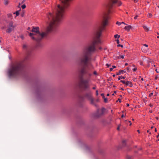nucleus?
<instances>
[{"label":"nucleus","instance_id":"obj_44","mask_svg":"<svg viewBox=\"0 0 159 159\" xmlns=\"http://www.w3.org/2000/svg\"><path fill=\"white\" fill-rule=\"evenodd\" d=\"M121 24H122H122H125V25H126V24L124 22H121Z\"/></svg>","mask_w":159,"mask_h":159},{"label":"nucleus","instance_id":"obj_3","mask_svg":"<svg viewBox=\"0 0 159 159\" xmlns=\"http://www.w3.org/2000/svg\"><path fill=\"white\" fill-rule=\"evenodd\" d=\"M23 64L21 62L12 64L8 70V74L10 78H16L21 75L22 71Z\"/></svg>","mask_w":159,"mask_h":159},{"label":"nucleus","instance_id":"obj_28","mask_svg":"<svg viewBox=\"0 0 159 159\" xmlns=\"http://www.w3.org/2000/svg\"><path fill=\"white\" fill-rule=\"evenodd\" d=\"M101 96H102V98H105V96H104V94L103 93H102L101 94Z\"/></svg>","mask_w":159,"mask_h":159},{"label":"nucleus","instance_id":"obj_31","mask_svg":"<svg viewBox=\"0 0 159 159\" xmlns=\"http://www.w3.org/2000/svg\"><path fill=\"white\" fill-rule=\"evenodd\" d=\"M137 70V68H134L133 69V71H136V70Z\"/></svg>","mask_w":159,"mask_h":159},{"label":"nucleus","instance_id":"obj_17","mask_svg":"<svg viewBox=\"0 0 159 159\" xmlns=\"http://www.w3.org/2000/svg\"><path fill=\"white\" fill-rule=\"evenodd\" d=\"M7 16L8 17H12V15L11 13H9L7 14Z\"/></svg>","mask_w":159,"mask_h":159},{"label":"nucleus","instance_id":"obj_58","mask_svg":"<svg viewBox=\"0 0 159 159\" xmlns=\"http://www.w3.org/2000/svg\"><path fill=\"white\" fill-rule=\"evenodd\" d=\"M99 49H102V48L101 47H99Z\"/></svg>","mask_w":159,"mask_h":159},{"label":"nucleus","instance_id":"obj_21","mask_svg":"<svg viewBox=\"0 0 159 159\" xmlns=\"http://www.w3.org/2000/svg\"><path fill=\"white\" fill-rule=\"evenodd\" d=\"M104 99V101L105 102H107V98H103Z\"/></svg>","mask_w":159,"mask_h":159},{"label":"nucleus","instance_id":"obj_49","mask_svg":"<svg viewBox=\"0 0 159 159\" xmlns=\"http://www.w3.org/2000/svg\"><path fill=\"white\" fill-rule=\"evenodd\" d=\"M106 65L108 66L109 67V65L108 64H106Z\"/></svg>","mask_w":159,"mask_h":159},{"label":"nucleus","instance_id":"obj_41","mask_svg":"<svg viewBox=\"0 0 159 159\" xmlns=\"http://www.w3.org/2000/svg\"><path fill=\"white\" fill-rule=\"evenodd\" d=\"M96 89V87L95 86V87H94L93 88V89Z\"/></svg>","mask_w":159,"mask_h":159},{"label":"nucleus","instance_id":"obj_52","mask_svg":"<svg viewBox=\"0 0 159 159\" xmlns=\"http://www.w3.org/2000/svg\"><path fill=\"white\" fill-rule=\"evenodd\" d=\"M30 27H28V30H30Z\"/></svg>","mask_w":159,"mask_h":159},{"label":"nucleus","instance_id":"obj_62","mask_svg":"<svg viewBox=\"0 0 159 159\" xmlns=\"http://www.w3.org/2000/svg\"><path fill=\"white\" fill-rule=\"evenodd\" d=\"M153 128V127L152 126H151V128L152 129Z\"/></svg>","mask_w":159,"mask_h":159},{"label":"nucleus","instance_id":"obj_22","mask_svg":"<svg viewBox=\"0 0 159 159\" xmlns=\"http://www.w3.org/2000/svg\"><path fill=\"white\" fill-rule=\"evenodd\" d=\"M116 24L118 25H120L121 24V22H119L118 21H117V22H116Z\"/></svg>","mask_w":159,"mask_h":159},{"label":"nucleus","instance_id":"obj_24","mask_svg":"<svg viewBox=\"0 0 159 159\" xmlns=\"http://www.w3.org/2000/svg\"><path fill=\"white\" fill-rule=\"evenodd\" d=\"M143 49H144V48H143H143H142V51L143 52H146V51L148 50V48L146 49L144 51H143Z\"/></svg>","mask_w":159,"mask_h":159},{"label":"nucleus","instance_id":"obj_7","mask_svg":"<svg viewBox=\"0 0 159 159\" xmlns=\"http://www.w3.org/2000/svg\"><path fill=\"white\" fill-rule=\"evenodd\" d=\"M125 84L126 86H129L130 87H132L133 86L132 82L129 81H126Z\"/></svg>","mask_w":159,"mask_h":159},{"label":"nucleus","instance_id":"obj_11","mask_svg":"<svg viewBox=\"0 0 159 159\" xmlns=\"http://www.w3.org/2000/svg\"><path fill=\"white\" fill-rule=\"evenodd\" d=\"M125 71H124V70H120L119 72H118L117 75H120L121 73H123V72H125Z\"/></svg>","mask_w":159,"mask_h":159},{"label":"nucleus","instance_id":"obj_64","mask_svg":"<svg viewBox=\"0 0 159 159\" xmlns=\"http://www.w3.org/2000/svg\"><path fill=\"white\" fill-rule=\"evenodd\" d=\"M152 66H153L154 67L156 66V65H153Z\"/></svg>","mask_w":159,"mask_h":159},{"label":"nucleus","instance_id":"obj_5","mask_svg":"<svg viewBox=\"0 0 159 159\" xmlns=\"http://www.w3.org/2000/svg\"><path fill=\"white\" fill-rule=\"evenodd\" d=\"M15 26L13 25V23L11 22L9 23L8 25L7 26V29L6 32L8 33H10L14 29Z\"/></svg>","mask_w":159,"mask_h":159},{"label":"nucleus","instance_id":"obj_14","mask_svg":"<svg viewBox=\"0 0 159 159\" xmlns=\"http://www.w3.org/2000/svg\"><path fill=\"white\" fill-rule=\"evenodd\" d=\"M125 78V77H123V76H119L118 79V80H120L121 79H124Z\"/></svg>","mask_w":159,"mask_h":159},{"label":"nucleus","instance_id":"obj_30","mask_svg":"<svg viewBox=\"0 0 159 159\" xmlns=\"http://www.w3.org/2000/svg\"><path fill=\"white\" fill-rule=\"evenodd\" d=\"M98 90H97L96 91V95L97 96H98Z\"/></svg>","mask_w":159,"mask_h":159},{"label":"nucleus","instance_id":"obj_23","mask_svg":"<svg viewBox=\"0 0 159 159\" xmlns=\"http://www.w3.org/2000/svg\"><path fill=\"white\" fill-rule=\"evenodd\" d=\"M125 140H124L122 141V143L123 146L125 145Z\"/></svg>","mask_w":159,"mask_h":159},{"label":"nucleus","instance_id":"obj_1","mask_svg":"<svg viewBox=\"0 0 159 159\" xmlns=\"http://www.w3.org/2000/svg\"><path fill=\"white\" fill-rule=\"evenodd\" d=\"M118 1H110L107 4L106 11L102 16V26L96 30L93 39L88 46L83 49L80 55L79 61L83 67L79 69L78 71L82 76L86 74L89 76V78L87 79H82L80 82V86L84 90L89 88L90 77L92 75L90 70L93 68V65L90 62L91 59L90 55L96 50L95 45L101 43L100 37L102 30L108 24V20L109 18V14L112 12L114 5L116 4L118 6H120L121 4V2Z\"/></svg>","mask_w":159,"mask_h":159},{"label":"nucleus","instance_id":"obj_25","mask_svg":"<svg viewBox=\"0 0 159 159\" xmlns=\"http://www.w3.org/2000/svg\"><path fill=\"white\" fill-rule=\"evenodd\" d=\"M120 82H122V83H123V84H125V83H126V82H125V81L124 80H120Z\"/></svg>","mask_w":159,"mask_h":159},{"label":"nucleus","instance_id":"obj_47","mask_svg":"<svg viewBox=\"0 0 159 159\" xmlns=\"http://www.w3.org/2000/svg\"><path fill=\"white\" fill-rule=\"evenodd\" d=\"M157 34H158V35H159V33H157ZM157 38H159V36H157Z\"/></svg>","mask_w":159,"mask_h":159},{"label":"nucleus","instance_id":"obj_48","mask_svg":"<svg viewBox=\"0 0 159 159\" xmlns=\"http://www.w3.org/2000/svg\"><path fill=\"white\" fill-rule=\"evenodd\" d=\"M128 65V63H125V66H127V65Z\"/></svg>","mask_w":159,"mask_h":159},{"label":"nucleus","instance_id":"obj_55","mask_svg":"<svg viewBox=\"0 0 159 159\" xmlns=\"http://www.w3.org/2000/svg\"><path fill=\"white\" fill-rule=\"evenodd\" d=\"M156 119L157 120H158V117H156Z\"/></svg>","mask_w":159,"mask_h":159},{"label":"nucleus","instance_id":"obj_39","mask_svg":"<svg viewBox=\"0 0 159 159\" xmlns=\"http://www.w3.org/2000/svg\"><path fill=\"white\" fill-rule=\"evenodd\" d=\"M150 63H151V64H153V61L151 60V61H150Z\"/></svg>","mask_w":159,"mask_h":159},{"label":"nucleus","instance_id":"obj_9","mask_svg":"<svg viewBox=\"0 0 159 159\" xmlns=\"http://www.w3.org/2000/svg\"><path fill=\"white\" fill-rule=\"evenodd\" d=\"M131 28V25H128L125 26V30H129Z\"/></svg>","mask_w":159,"mask_h":159},{"label":"nucleus","instance_id":"obj_36","mask_svg":"<svg viewBox=\"0 0 159 159\" xmlns=\"http://www.w3.org/2000/svg\"><path fill=\"white\" fill-rule=\"evenodd\" d=\"M112 70H113V68H110V71H112Z\"/></svg>","mask_w":159,"mask_h":159},{"label":"nucleus","instance_id":"obj_51","mask_svg":"<svg viewBox=\"0 0 159 159\" xmlns=\"http://www.w3.org/2000/svg\"><path fill=\"white\" fill-rule=\"evenodd\" d=\"M137 131L138 132V133H140V132H139V130H137Z\"/></svg>","mask_w":159,"mask_h":159},{"label":"nucleus","instance_id":"obj_16","mask_svg":"<svg viewBox=\"0 0 159 159\" xmlns=\"http://www.w3.org/2000/svg\"><path fill=\"white\" fill-rule=\"evenodd\" d=\"M114 37L115 38H119L120 37V36L118 34H116L115 35Z\"/></svg>","mask_w":159,"mask_h":159},{"label":"nucleus","instance_id":"obj_32","mask_svg":"<svg viewBox=\"0 0 159 159\" xmlns=\"http://www.w3.org/2000/svg\"><path fill=\"white\" fill-rule=\"evenodd\" d=\"M20 37L22 39H24V37L23 35H21L20 36Z\"/></svg>","mask_w":159,"mask_h":159},{"label":"nucleus","instance_id":"obj_63","mask_svg":"<svg viewBox=\"0 0 159 159\" xmlns=\"http://www.w3.org/2000/svg\"><path fill=\"white\" fill-rule=\"evenodd\" d=\"M147 132L148 133V132H149V130H147Z\"/></svg>","mask_w":159,"mask_h":159},{"label":"nucleus","instance_id":"obj_6","mask_svg":"<svg viewBox=\"0 0 159 159\" xmlns=\"http://www.w3.org/2000/svg\"><path fill=\"white\" fill-rule=\"evenodd\" d=\"M105 109L102 108L101 110H98L96 116L99 117L102 115L104 113Z\"/></svg>","mask_w":159,"mask_h":159},{"label":"nucleus","instance_id":"obj_54","mask_svg":"<svg viewBox=\"0 0 159 159\" xmlns=\"http://www.w3.org/2000/svg\"><path fill=\"white\" fill-rule=\"evenodd\" d=\"M155 131L156 132H157V130L156 128L155 129Z\"/></svg>","mask_w":159,"mask_h":159},{"label":"nucleus","instance_id":"obj_29","mask_svg":"<svg viewBox=\"0 0 159 159\" xmlns=\"http://www.w3.org/2000/svg\"><path fill=\"white\" fill-rule=\"evenodd\" d=\"M118 47H123V46L122 45L119 44L117 45Z\"/></svg>","mask_w":159,"mask_h":159},{"label":"nucleus","instance_id":"obj_61","mask_svg":"<svg viewBox=\"0 0 159 159\" xmlns=\"http://www.w3.org/2000/svg\"><path fill=\"white\" fill-rule=\"evenodd\" d=\"M20 6V3H19V5H18V7H19Z\"/></svg>","mask_w":159,"mask_h":159},{"label":"nucleus","instance_id":"obj_27","mask_svg":"<svg viewBox=\"0 0 159 159\" xmlns=\"http://www.w3.org/2000/svg\"><path fill=\"white\" fill-rule=\"evenodd\" d=\"M138 17V15H136V16L134 17V19H137Z\"/></svg>","mask_w":159,"mask_h":159},{"label":"nucleus","instance_id":"obj_33","mask_svg":"<svg viewBox=\"0 0 159 159\" xmlns=\"http://www.w3.org/2000/svg\"><path fill=\"white\" fill-rule=\"evenodd\" d=\"M116 42L117 44H119V43L120 42L119 39L116 40Z\"/></svg>","mask_w":159,"mask_h":159},{"label":"nucleus","instance_id":"obj_38","mask_svg":"<svg viewBox=\"0 0 159 159\" xmlns=\"http://www.w3.org/2000/svg\"><path fill=\"white\" fill-rule=\"evenodd\" d=\"M153 95V93H151L150 94H149V96H152V95Z\"/></svg>","mask_w":159,"mask_h":159},{"label":"nucleus","instance_id":"obj_13","mask_svg":"<svg viewBox=\"0 0 159 159\" xmlns=\"http://www.w3.org/2000/svg\"><path fill=\"white\" fill-rule=\"evenodd\" d=\"M151 60H150L149 58H148L146 59V61L147 62V63L148 64L150 63V61H151Z\"/></svg>","mask_w":159,"mask_h":159},{"label":"nucleus","instance_id":"obj_46","mask_svg":"<svg viewBox=\"0 0 159 159\" xmlns=\"http://www.w3.org/2000/svg\"><path fill=\"white\" fill-rule=\"evenodd\" d=\"M120 89L122 90H124V89L123 88H120Z\"/></svg>","mask_w":159,"mask_h":159},{"label":"nucleus","instance_id":"obj_18","mask_svg":"<svg viewBox=\"0 0 159 159\" xmlns=\"http://www.w3.org/2000/svg\"><path fill=\"white\" fill-rule=\"evenodd\" d=\"M152 16V15L151 14V13H148V15H147V16L148 17H149V18H150Z\"/></svg>","mask_w":159,"mask_h":159},{"label":"nucleus","instance_id":"obj_42","mask_svg":"<svg viewBox=\"0 0 159 159\" xmlns=\"http://www.w3.org/2000/svg\"><path fill=\"white\" fill-rule=\"evenodd\" d=\"M118 101H119L120 102H121L120 99H119H119H118Z\"/></svg>","mask_w":159,"mask_h":159},{"label":"nucleus","instance_id":"obj_57","mask_svg":"<svg viewBox=\"0 0 159 159\" xmlns=\"http://www.w3.org/2000/svg\"><path fill=\"white\" fill-rule=\"evenodd\" d=\"M127 106L128 107H129V104H127Z\"/></svg>","mask_w":159,"mask_h":159},{"label":"nucleus","instance_id":"obj_60","mask_svg":"<svg viewBox=\"0 0 159 159\" xmlns=\"http://www.w3.org/2000/svg\"><path fill=\"white\" fill-rule=\"evenodd\" d=\"M115 75H113V76L114 77H115Z\"/></svg>","mask_w":159,"mask_h":159},{"label":"nucleus","instance_id":"obj_15","mask_svg":"<svg viewBox=\"0 0 159 159\" xmlns=\"http://www.w3.org/2000/svg\"><path fill=\"white\" fill-rule=\"evenodd\" d=\"M9 3V1H5L4 3L6 5H7Z\"/></svg>","mask_w":159,"mask_h":159},{"label":"nucleus","instance_id":"obj_19","mask_svg":"<svg viewBox=\"0 0 159 159\" xmlns=\"http://www.w3.org/2000/svg\"><path fill=\"white\" fill-rule=\"evenodd\" d=\"M27 45H26L25 44H24L23 45V48H25V49L26 48H27Z\"/></svg>","mask_w":159,"mask_h":159},{"label":"nucleus","instance_id":"obj_4","mask_svg":"<svg viewBox=\"0 0 159 159\" xmlns=\"http://www.w3.org/2000/svg\"><path fill=\"white\" fill-rule=\"evenodd\" d=\"M84 96L85 98L90 101L91 104L95 106H96V105L94 102V99L92 97V92L89 91L85 93L84 95Z\"/></svg>","mask_w":159,"mask_h":159},{"label":"nucleus","instance_id":"obj_40","mask_svg":"<svg viewBox=\"0 0 159 159\" xmlns=\"http://www.w3.org/2000/svg\"><path fill=\"white\" fill-rule=\"evenodd\" d=\"M112 67H113L112 68L113 69V68H115L116 67V66H112Z\"/></svg>","mask_w":159,"mask_h":159},{"label":"nucleus","instance_id":"obj_20","mask_svg":"<svg viewBox=\"0 0 159 159\" xmlns=\"http://www.w3.org/2000/svg\"><path fill=\"white\" fill-rule=\"evenodd\" d=\"M21 7L23 9H25V7H26V6L25 5V4H24V5H23L22 6H21Z\"/></svg>","mask_w":159,"mask_h":159},{"label":"nucleus","instance_id":"obj_50","mask_svg":"<svg viewBox=\"0 0 159 159\" xmlns=\"http://www.w3.org/2000/svg\"><path fill=\"white\" fill-rule=\"evenodd\" d=\"M158 78V77L157 76H156L155 77V79H157Z\"/></svg>","mask_w":159,"mask_h":159},{"label":"nucleus","instance_id":"obj_8","mask_svg":"<svg viewBox=\"0 0 159 159\" xmlns=\"http://www.w3.org/2000/svg\"><path fill=\"white\" fill-rule=\"evenodd\" d=\"M143 27L146 32H148L149 30V28L146 25H143Z\"/></svg>","mask_w":159,"mask_h":159},{"label":"nucleus","instance_id":"obj_35","mask_svg":"<svg viewBox=\"0 0 159 159\" xmlns=\"http://www.w3.org/2000/svg\"><path fill=\"white\" fill-rule=\"evenodd\" d=\"M143 45L145 47H148V45H147V44H144Z\"/></svg>","mask_w":159,"mask_h":159},{"label":"nucleus","instance_id":"obj_10","mask_svg":"<svg viewBox=\"0 0 159 159\" xmlns=\"http://www.w3.org/2000/svg\"><path fill=\"white\" fill-rule=\"evenodd\" d=\"M124 55H120V56H118L117 57L118 59H120V58L124 59Z\"/></svg>","mask_w":159,"mask_h":159},{"label":"nucleus","instance_id":"obj_34","mask_svg":"<svg viewBox=\"0 0 159 159\" xmlns=\"http://www.w3.org/2000/svg\"><path fill=\"white\" fill-rule=\"evenodd\" d=\"M155 70L157 73H159V70H158L157 69H156Z\"/></svg>","mask_w":159,"mask_h":159},{"label":"nucleus","instance_id":"obj_56","mask_svg":"<svg viewBox=\"0 0 159 159\" xmlns=\"http://www.w3.org/2000/svg\"><path fill=\"white\" fill-rule=\"evenodd\" d=\"M141 80H142V81H143V78H142L141 79Z\"/></svg>","mask_w":159,"mask_h":159},{"label":"nucleus","instance_id":"obj_2","mask_svg":"<svg viewBox=\"0 0 159 159\" xmlns=\"http://www.w3.org/2000/svg\"><path fill=\"white\" fill-rule=\"evenodd\" d=\"M70 1H61V4L57 6L55 16H54L50 13L48 15V19L52 21L45 32L39 31L38 27H33L31 30L33 33H29L31 38L34 40L39 42L46 37L49 33L56 32L59 25L63 19L65 13V9L68 7L70 4Z\"/></svg>","mask_w":159,"mask_h":159},{"label":"nucleus","instance_id":"obj_12","mask_svg":"<svg viewBox=\"0 0 159 159\" xmlns=\"http://www.w3.org/2000/svg\"><path fill=\"white\" fill-rule=\"evenodd\" d=\"M14 14H16V16H18L19 15V11H17L16 12L13 13Z\"/></svg>","mask_w":159,"mask_h":159},{"label":"nucleus","instance_id":"obj_26","mask_svg":"<svg viewBox=\"0 0 159 159\" xmlns=\"http://www.w3.org/2000/svg\"><path fill=\"white\" fill-rule=\"evenodd\" d=\"M93 74L94 75H97V72L96 71H94L93 72Z\"/></svg>","mask_w":159,"mask_h":159},{"label":"nucleus","instance_id":"obj_43","mask_svg":"<svg viewBox=\"0 0 159 159\" xmlns=\"http://www.w3.org/2000/svg\"><path fill=\"white\" fill-rule=\"evenodd\" d=\"M7 27H6V26H4L3 27V28L4 29H5L7 28Z\"/></svg>","mask_w":159,"mask_h":159},{"label":"nucleus","instance_id":"obj_37","mask_svg":"<svg viewBox=\"0 0 159 159\" xmlns=\"http://www.w3.org/2000/svg\"><path fill=\"white\" fill-rule=\"evenodd\" d=\"M119 129H120V126H119L117 128V130H119Z\"/></svg>","mask_w":159,"mask_h":159},{"label":"nucleus","instance_id":"obj_59","mask_svg":"<svg viewBox=\"0 0 159 159\" xmlns=\"http://www.w3.org/2000/svg\"><path fill=\"white\" fill-rule=\"evenodd\" d=\"M107 96H109V94L108 93V94H107Z\"/></svg>","mask_w":159,"mask_h":159},{"label":"nucleus","instance_id":"obj_53","mask_svg":"<svg viewBox=\"0 0 159 159\" xmlns=\"http://www.w3.org/2000/svg\"><path fill=\"white\" fill-rule=\"evenodd\" d=\"M124 117V115H122L121 116V117Z\"/></svg>","mask_w":159,"mask_h":159},{"label":"nucleus","instance_id":"obj_45","mask_svg":"<svg viewBox=\"0 0 159 159\" xmlns=\"http://www.w3.org/2000/svg\"><path fill=\"white\" fill-rule=\"evenodd\" d=\"M140 64L141 65H143V63L142 62H141L140 63Z\"/></svg>","mask_w":159,"mask_h":159}]
</instances>
